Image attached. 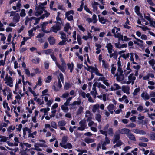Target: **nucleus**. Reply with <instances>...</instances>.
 I'll return each instance as SVG.
<instances>
[{"instance_id": "nucleus-1", "label": "nucleus", "mask_w": 155, "mask_h": 155, "mask_svg": "<svg viewBox=\"0 0 155 155\" xmlns=\"http://www.w3.org/2000/svg\"><path fill=\"white\" fill-rule=\"evenodd\" d=\"M74 14V12L73 10H70L66 12L65 13V18L69 21H71L73 20V16L72 15H70L71 14L73 15Z\"/></svg>"}, {"instance_id": "nucleus-2", "label": "nucleus", "mask_w": 155, "mask_h": 155, "mask_svg": "<svg viewBox=\"0 0 155 155\" xmlns=\"http://www.w3.org/2000/svg\"><path fill=\"white\" fill-rule=\"evenodd\" d=\"M55 23H56V24L52 27L51 28L53 32L56 33L61 29V26L60 22H55Z\"/></svg>"}, {"instance_id": "nucleus-3", "label": "nucleus", "mask_w": 155, "mask_h": 155, "mask_svg": "<svg viewBox=\"0 0 155 155\" xmlns=\"http://www.w3.org/2000/svg\"><path fill=\"white\" fill-rule=\"evenodd\" d=\"M147 15H145V14H144V17L145 19H146L149 22L150 24L151 25V26L153 27H155V21H154L152 19V18H151L150 17V14L147 13Z\"/></svg>"}, {"instance_id": "nucleus-4", "label": "nucleus", "mask_w": 155, "mask_h": 155, "mask_svg": "<svg viewBox=\"0 0 155 155\" xmlns=\"http://www.w3.org/2000/svg\"><path fill=\"white\" fill-rule=\"evenodd\" d=\"M101 134L104 135L105 136V141L107 143L110 144V141L109 138L107 137V131H103L102 130H99Z\"/></svg>"}, {"instance_id": "nucleus-5", "label": "nucleus", "mask_w": 155, "mask_h": 155, "mask_svg": "<svg viewBox=\"0 0 155 155\" xmlns=\"http://www.w3.org/2000/svg\"><path fill=\"white\" fill-rule=\"evenodd\" d=\"M98 81H102L105 85L107 87L110 86V84L108 82V80L106 79L103 76L100 77Z\"/></svg>"}, {"instance_id": "nucleus-6", "label": "nucleus", "mask_w": 155, "mask_h": 155, "mask_svg": "<svg viewBox=\"0 0 155 155\" xmlns=\"http://www.w3.org/2000/svg\"><path fill=\"white\" fill-rule=\"evenodd\" d=\"M120 134H119L116 133L114 136V140L113 141V143L114 144L117 142H121V140H120Z\"/></svg>"}, {"instance_id": "nucleus-7", "label": "nucleus", "mask_w": 155, "mask_h": 155, "mask_svg": "<svg viewBox=\"0 0 155 155\" xmlns=\"http://www.w3.org/2000/svg\"><path fill=\"white\" fill-rule=\"evenodd\" d=\"M132 131L135 133L139 134L144 135L146 134V132L143 130L138 129H133Z\"/></svg>"}, {"instance_id": "nucleus-8", "label": "nucleus", "mask_w": 155, "mask_h": 155, "mask_svg": "<svg viewBox=\"0 0 155 155\" xmlns=\"http://www.w3.org/2000/svg\"><path fill=\"white\" fill-rule=\"evenodd\" d=\"M105 47L107 48L108 52L109 54H111L112 53V51H114V50L113 49V45L110 43L107 44V45L105 46Z\"/></svg>"}, {"instance_id": "nucleus-9", "label": "nucleus", "mask_w": 155, "mask_h": 155, "mask_svg": "<svg viewBox=\"0 0 155 155\" xmlns=\"http://www.w3.org/2000/svg\"><path fill=\"white\" fill-rule=\"evenodd\" d=\"M20 19V17L19 14L18 13H17L13 17L12 19V21L13 23L16 24L19 21Z\"/></svg>"}, {"instance_id": "nucleus-10", "label": "nucleus", "mask_w": 155, "mask_h": 155, "mask_svg": "<svg viewBox=\"0 0 155 155\" xmlns=\"http://www.w3.org/2000/svg\"><path fill=\"white\" fill-rule=\"evenodd\" d=\"M48 40L51 45H54L56 42L55 39L53 36H50L48 38Z\"/></svg>"}, {"instance_id": "nucleus-11", "label": "nucleus", "mask_w": 155, "mask_h": 155, "mask_svg": "<svg viewBox=\"0 0 155 155\" xmlns=\"http://www.w3.org/2000/svg\"><path fill=\"white\" fill-rule=\"evenodd\" d=\"M115 45L116 47L118 48H126L127 47V44H123L121 45L119 41H118L117 43H115Z\"/></svg>"}, {"instance_id": "nucleus-12", "label": "nucleus", "mask_w": 155, "mask_h": 155, "mask_svg": "<svg viewBox=\"0 0 155 155\" xmlns=\"http://www.w3.org/2000/svg\"><path fill=\"white\" fill-rule=\"evenodd\" d=\"M34 147H35V150L37 151H42V149L40 148L39 147H45V146L44 144L35 143L34 145Z\"/></svg>"}, {"instance_id": "nucleus-13", "label": "nucleus", "mask_w": 155, "mask_h": 155, "mask_svg": "<svg viewBox=\"0 0 155 155\" xmlns=\"http://www.w3.org/2000/svg\"><path fill=\"white\" fill-rule=\"evenodd\" d=\"M130 132V130L127 128H123L119 130V132L120 133L122 134H126L127 135V134H128L129 132Z\"/></svg>"}, {"instance_id": "nucleus-14", "label": "nucleus", "mask_w": 155, "mask_h": 155, "mask_svg": "<svg viewBox=\"0 0 155 155\" xmlns=\"http://www.w3.org/2000/svg\"><path fill=\"white\" fill-rule=\"evenodd\" d=\"M99 21L102 24H105L106 22L108 21L107 19L104 18V17H101L100 15H98Z\"/></svg>"}, {"instance_id": "nucleus-15", "label": "nucleus", "mask_w": 155, "mask_h": 155, "mask_svg": "<svg viewBox=\"0 0 155 155\" xmlns=\"http://www.w3.org/2000/svg\"><path fill=\"white\" fill-rule=\"evenodd\" d=\"M96 68V67H94L90 66H89L87 68L85 66L84 67V69L87 70V71L90 72L91 73H93L94 72Z\"/></svg>"}, {"instance_id": "nucleus-16", "label": "nucleus", "mask_w": 155, "mask_h": 155, "mask_svg": "<svg viewBox=\"0 0 155 155\" xmlns=\"http://www.w3.org/2000/svg\"><path fill=\"white\" fill-rule=\"evenodd\" d=\"M60 146L64 149H67V148L70 149L72 148V146L70 143H68L66 145H64L63 146L62 145V143H60Z\"/></svg>"}, {"instance_id": "nucleus-17", "label": "nucleus", "mask_w": 155, "mask_h": 155, "mask_svg": "<svg viewBox=\"0 0 155 155\" xmlns=\"http://www.w3.org/2000/svg\"><path fill=\"white\" fill-rule=\"evenodd\" d=\"M68 69L70 70V72L72 73L74 69V63L72 62L71 64L70 63H68L67 64Z\"/></svg>"}, {"instance_id": "nucleus-18", "label": "nucleus", "mask_w": 155, "mask_h": 155, "mask_svg": "<svg viewBox=\"0 0 155 155\" xmlns=\"http://www.w3.org/2000/svg\"><path fill=\"white\" fill-rule=\"evenodd\" d=\"M127 136L131 140L133 141H136V138L135 136L131 133L129 132L127 134Z\"/></svg>"}, {"instance_id": "nucleus-19", "label": "nucleus", "mask_w": 155, "mask_h": 155, "mask_svg": "<svg viewBox=\"0 0 155 155\" xmlns=\"http://www.w3.org/2000/svg\"><path fill=\"white\" fill-rule=\"evenodd\" d=\"M114 37L118 38V41L120 40L123 41V36L120 33H118L116 34H115Z\"/></svg>"}, {"instance_id": "nucleus-20", "label": "nucleus", "mask_w": 155, "mask_h": 155, "mask_svg": "<svg viewBox=\"0 0 155 155\" xmlns=\"http://www.w3.org/2000/svg\"><path fill=\"white\" fill-rule=\"evenodd\" d=\"M99 5L97 2L95 1L94 2L92 5V7L93 8V11L94 12H95V11H97V10L98 8L97 6Z\"/></svg>"}, {"instance_id": "nucleus-21", "label": "nucleus", "mask_w": 155, "mask_h": 155, "mask_svg": "<svg viewBox=\"0 0 155 155\" xmlns=\"http://www.w3.org/2000/svg\"><path fill=\"white\" fill-rule=\"evenodd\" d=\"M114 86L116 87L115 88H114L113 86H111L110 87L111 91H115L117 90H118L121 89V87L117 83H114L113 84Z\"/></svg>"}, {"instance_id": "nucleus-22", "label": "nucleus", "mask_w": 155, "mask_h": 155, "mask_svg": "<svg viewBox=\"0 0 155 155\" xmlns=\"http://www.w3.org/2000/svg\"><path fill=\"white\" fill-rule=\"evenodd\" d=\"M129 88L128 86L125 87L123 86L122 87V90L124 93H127V94H129L130 93L129 92Z\"/></svg>"}, {"instance_id": "nucleus-23", "label": "nucleus", "mask_w": 155, "mask_h": 155, "mask_svg": "<svg viewBox=\"0 0 155 155\" xmlns=\"http://www.w3.org/2000/svg\"><path fill=\"white\" fill-rule=\"evenodd\" d=\"M124 75L122 74H120L119 75L117 76L116 78L117 81L120 82L124 80Z\"/></svg>"}, {"instance_id": "nucleus-24", "label": "nucleus", "mask_w": 155, "mask_h": 155, "mask_svg": "<svg viewBox=\"0 0 155 155\" xmlns=\"http://www.w3.org/2000/svg\"><path fill=\"white\" fill-rule=\"evenodd\" d=\"M56 65L62 72L64 73L65 72L66 68L64 67L61 66L58 62L56 63Z\"/></svg>"}, {"instance_id": "nucleus-25", "label": "nucleus", "mask_w": 155, "mask_h": 155, "mask_svg": "<svg viewBox=\"0 0 155 155\" xmlns=\"http://www.w3.org/2000/svg\"><path fill=\"white\" fill-rule=\"evenodd\" d=\"M97 87L99 88H101L103 89H105L106 92H107L108 91V89H106V86L103 84H101L100 82H98V85L97 86Z\"/></svg>"}, {"instance_id": "nucleus-26", "label": "nucleus", "mask_w": 155, "mask_h": 155, "mask_svg": "<svg viewBox=\"0 0 155 155\" xmlns=\"http://www.w3.org/2000/svg\"><path fill=\"white\" fill-rule=\"evenodd\" d=\"M66 122L65 120L60 121L58 122V125L59 127L64 126L66 125Z\"/></svg>"}, {"instance_id": "nucleus-27", "label": "nucleus", "mask_w": 155, "mask_h": 155, "mask_svg": "<svg viewBox=\"0 0 155 155\" xmlns=\"http://www.w3.org/2000/svg\"><path fill=\"white\" fill-rule=\"evenodd\" d=\"M68 141V137L66 136H64L62 139V143H62V145H64Z\"/></svg>"}, {"instance_id": "nucleus-28", "label": "nucleus", "mask_w": 155, "mask_h": 155, "mask_svg": "<svg viewBox=\"0 0 155 155\" xmlns=\"http://www.w3.org/2000/svg\"><path fill=\"white\" fill-rule=\"evenodd\" d=\"M5 79L6 81L5 83V84L8 82H11V81H13L12 78L10 76H8V74H7V75L5 77Z\"/></svg>"}, {"instance_id": "nucleus-29", "label": "nucleus", "mask_w": 155, "mask_h": 155, "mask_svg": "<svg viewBox=\"0 0 155 155\" xmlns=\"http://www.w3.org/2000/svg\"><path fill=\"white\" fill-rule=\"evenodd\" d=\"M86 124V120H81L79 122V124L81 127H86L87 125Z\"/></svg>"}, {"instance_id": "nucleus-30", "label": "nucleus", "mask_w": 155, "mask_h": 155, "mask_svg": "<svg viewBox=\"0 0 155 155\" xmlns=\"http://www.w3.org/2000/svg\"><path fill=\"white\" fill-rule=\"evenodd\" d=\"M107 132V134H108L110 136H113L114 133V130L113 128H110L108 130V131Z\"/></svg>"}, {"instance_id": "nucleus-31", "label": "nucleus", "mask_w": 155, "mask_h": 155, "mask_svg": "<svg viewBox=\"0 0 155 155\" xmlns=\"http://www.w3.org/2000/svg\"><path fill=\"white\" fill-rule=\"evenodd\" d=\"M48 24V22H44L41 25V30L42 31H45L46 25Z\"/></svg>"}, {"instance_id": "nucleus-32", "label": "nucleus", "mask_w": 155, "mask_h": 155, "mask_svg": "<svg viewBox=\"0 0 155 155\" xmlns=\"http://www.w3.org/2000/svg\"><path fill=\"white\" fill-rule=\"evenodd\" d=\"M61 108L63 112H67L69 110L68 107L67 106H65L64 105L61 106Z\"/></svg>"}, {"instance_id": "nucleus-33", "label": "nucleus", "mask_w": 155, "mask_h": 155, "mask_svg": "<svg viewBox=\"0 0 155 155\" xmlns=\"http://www.w3.org/2000/svg\"><path fill=\"white\" fill-rule=\"evenodd\" d=\"M134 74L133 73L131 74L130 75L128 76V79L130 81H134L136 79V77L134 76Z\"/></svg>"}, {"instance_id": "nucleus-34", "label": "nucleus", "mask_w": 155, "mask_h": 155, "mask_svg": "<svg viewBox=\"0 0 155 155\" xmlns=\"http://www.w3.org/2000/svg\"><path fill=\"white\" fill-rule=\"evenodd\" d=\"M102 66L104 67V68L105 69H107L108 68L109 64L108 63H105L104 60L102 61Z\"/></svg>"}, {"instance_id": "nucleus-35", "label": "nucleus", "mask_w": 155, "mask_h": 155, "mask_svg": "<svg viewBox=\"0 0 155 155\" xmlns=\"http://www.w3.org/2000/svg\"><path fill=\"white\" fill-rule=\"evenodd\" d=\"M143 27L139 26H137V27H139L141 28L144 31H146L147 30H150V29L147 26L144 25H143Z\"/></svg>"}, {"instance_id": "nucleus-36", "label": "nucleus", "mask_w": 155, "mask_h": 155, "mask_svg": "<svg viewBox=\"0 0 155 155\" xmlns=\"http://www.w3.org/2000/svg\"><path fill=\"white\" fill-rule=\"evenodd\" d=\"M96 75L98 76L103 77V75L102 74H101L99 73V70H98L97 68L96 67L95 70L94 72Z\"/></svg>"}, {"instance_id": "nucleus-37", "label": "nucleus", "mask_w": 155, "mask_h": 155, "mask_svg": "<svg viewBox=\"0 0 155 155\" xmlns=\"http://www.w3.org/2000/svg\"><path fill=\"white\" fill-rule=\"evenodd\" d=\"M70 27V23H67L66 24L64 28V30L65 31L68 32Z\"/></svg>"}, {"instance_id": "nucleus-38", "label": "nucleus", "mask_w": 155, "mask_h": 155, "mask_svg": "<svg viewBox=\"0 0 155 155\" xmlns=\"http://www.w3.org/2000/svg\"><path fill=\"white\" fill-rule=\"evenodd\" d=\"M48 89H45L42 92V95H41V96H43L45 95L50 96L49 94L46 93L48 92Z\"/></svg>"}, {"instance_id": "nucleus-39", "label": "nucleus", "mask_w": 155, "mask_h": 155, "mask_svg": "<svg viewBox=\"0 0 155 155\" xmlns=\"http://www.w3.org/2000/svg\"><path fill=\"white\" fill-rule=\"evenodd\" d=\"M77 41L78 44L80 45L82 44V42L81 39V36L78 34L77 35Z\"/></svg>"}, {"instance_id": "nucleus-40", "label": "nucleus", "mask_w": 155, "mask_h": 155, "mask_svg": "<svg viewBox=\"0 0 155 155\" xmlns=\"http://www.w3.org/2000/svg\"><path fill=\"white\" fill-rule=\"evenodd\" d=\"M71 87L70 84L69 83L65 82L64 86V89L66 90H68Z\"/></svg>"}, {"instance_id": "nucleus-41", "label": "nucleus", "mask_w": 155, "mask_h": 155, "mask_svg": "<svg viewBox=\"0 0 155 155\" xmlns=\"http://www.w3.org/2000/svg\"><path fill=\"white\" fill-rule=\"evenodd\" d=\"M15 128V126L13 127L12 125H11L8 127L7 130L8 133H10L11 132V130H14Z\"/></svg>"}, {"instance_id": "nucleus-42", "label": "nucleus", "mask_w": 155, "mask_h": 155, "mask_svg": "<svg viewBox=\"0 0 155 155\" xmlns=\"http://www.w3.org/2000/svg\"><path fill=\"white\" fill-rule=\"evenodd\" d=\"M135 12L137 15L140 12V7L137 5L135 7Z\"/></svg>"}, {"instance_id": "nucleus-43", "label": "nucleus", "mask_w": 155, "mask_h": 155, "mask_svg": "<svg viewBox=\"0 0 155 155\" xmlns=\"http://www.w3.org/2000/svg\"><path fill=\"white\" fill-rule=\"evenodd\" d=\"M149 64L152 66V67L154 66L155 64V60L154 59H152L149 60L148 62Z\"/></svg>"}, {"instance_id": "nucleus-44", "label": "nucleus", "mask_w": 155, "mask_h": 155, "mask_svg": "<svg viewBox=\"0 0 155 155\" xmlns=\"http://www.w3.org/2000/svg\"><path fill=\"white\" fill-rule=\"evenodd\" d=\"M114 105L113 104H110L107 107L108 110H114Z\"/></svg>"}, {"instance_id": "nucleus-45", "label": "nucleus", "mask_w": 155, "mask_h": 155, "mask_svg": "<svg viewBox=\"0 0 155 155\" xmlns=\"http://www.w3.org/2000/svg\"><path fill=\"white\" fill-rule=\"evenodd\" d=\"M99 107V105L98 104H96L94 105L92 109V111L94 112H95L97 109Z\"/></svg>"}, {"instance_id": "nucleus-46", "label": "nucleus", "mask_w": 155, "mask_h": 155, "mask_svg": "<svg viewBox=\"0 0 155 155\" xmlns=\"http://www.w3.org/2000/svg\"><path fill=\"white\" fill-rule=\"evenodd\" d=\"M20 16L21 17H24L26 15L25 11L24 9H22L21 12L20 13Z\"/></svg>"}, {"instance_id": "nucleus-47", "label": "nucleus", "mask_w": 155, "mask_h": 155, "mask_svg": "<svg viewBox=\"0 0 155 155\" xmlns=\"http://www.w3.org/2000/svg\"><path fill=\"white\" fill-rule=\"evenodd\" d=\"M51 125L52 128L55 129L57 128V125L56 123L54 121H52L51 123Z\"/></svg>"}, {"instance_id": "nucleus-48", "label": "nucleus", "mask_w": 155, "mask_h": 155, "mask_svg": "<svg viewBox=\"0 0 155 155\" xmlns=\"http://www.w3.org/2000/svg\"><path fill=\"white\" fill-rule=\"evenodd\" d=\"M140 88H137L135 89L134 90V92L133 93V94L134 96H136L137 94V93L140 91Z\"/></svg>"}, {"instance_id": "nucleus-49", "label": "nucleus", "mask_w": 155, "mask_h": 155, "mask_svg": "<svg viewBox=\"0 0 155 155\" xmlns=\"http://www.w3.org/2000/svg\"><path fill=\"white\" fill-rule=\"evenodd\" d=\"M101 116L99 114H97L96 115V118L98 122L101 121Z\"/></svg>"}, {"instance_id": "nucleus-50", "label": "nucleus", "mask_w": 155, "mask_h": 155, "mask_svg": "<svg viewBox=\"0 0 155 155\" xmlns=\"http://www.w3.org/2000/svg\"><path fill=\"white\" fill-rule=\"evenodd\" d=\"M130 54L129 53L127 54L126 55L125 54H123L120 55V57H123L125 59H126L129 58V57Z\"/></svg>"}, {"instance_id": "nucleus-51", "label": "nucleus", "mask_w": 155, "mask_h": 155, "mask_svg": "<svg viewBox=\"0 0 155 155\" xmlns=\"http://www.w3.org/2000/svg\"><path fill=\"white\" fill-rule=\"evenodd\" d=\"M114 64H113L112 65V68L111 70V73L114 74L115 73V71L116 70V68L115 67H114Z\"/></svg>"}, {"instance_id": "nucleus-52", "label": "nucleus", "mask_w": 155, "mask_h": 155, "mask_svg": "<svg viewBox=\"0 0 155 155\" xmlns=\"http://www.w3.org/2000/svg\"><path fill=\"white\" fill-rule=\"evenodd\" d=\"M45 7H42L40 5H38V6H36L35 9L37 11H39L40 10H44V8Z\"/></svg>"}, {"instance_id": "nucleus-53", "label": "nucleus", "mask_w": 155, "mask_h": 155, "mask_svg": "<svg viewBox=\"0 0 155 155\" xmlns=\"http://www.w3.org/2000/svg\"><path fill=\"white\" fill-rule=\"evenodd\" d=\"M28 128L27 127H25L23 128V137H25V136L26 135V131H27Z\"/></svg>"}, {"instance_id": "nucleus-54", "label": "nucleus", "mask_w": 155, "mask_h": 155, "mask_svg": "<svg viewBox=\"0 0 155 155\" xmlns=\"http://www.w3.org/2000/svg\"><path fill=\"white\" fill-rule=\"evenodd\" d=\"M85 141L87 143H89L93 142V140L92 139H85Z\"/></svg>"}, {"instance_id": "nucleus-55", "label": "nucleus", "mask_w": 155, "mask_h": 155, "mask_svg": "<svg viewBox=\"0 0 155 155\" xmlns=\"http://www.w3.org/2000/svg\"><path fill=\"white\" fill-rule=\"evenodd\" d=\"M96 18H97L96 15L95 14H94L93 15V16H92V18H93V20H94V21H93V23L94 24L96 23L97 21V19Z\"/></svg>"}, {"instance_id": "nucleus-56", "label": "nucleus", "mask_w": 155, "mask_h": 155, "mask_svg": "<svg viewBox=\"0 0 155 155\" xmlns=\"http://www.w3.org/2000/svg\"><path fill=\"white\" fill-rule=\"evenodd\" d=\"M28 88L29 91L31 92L33 94V96L34 97H35L37 96V95H36L35 92L32 90V89L31 87H28Z\"/></svg>"}, {"instance_id": "nucleus-57", "label": "nucleus", "mask_w": 155, "mask_h": 155, "mask_svg": "<svg viewBox=\"0 0 155 155\" xmlns=\"http://www.w3.org/2000/svg\"><path fill=\"white\" fill-rule=\"evenodd\" d=\"M61 38L62 39H66V35L64 32H62L61 33Z\"/></svg>"}, {"instance_id": "nucleus-58", "label": "nucleus", "mask_w": 155, "mask_h": 155, "mask_svg": "<svg viewBox=\"0 0 155 155\" xmlns=\"http://www.w3.org/2000/svg\"><path fill=\"white\" fill-rule=\"evenodd\" d=\"M11 38H12L11 35V34H9L8 35V36L7 38V41L8 42H9V43H6V44L8 45L10 44V42L11 41Z\"/></svg>"}, {"instance_id": "nucleus-59", "label": "nucleus", "mask_w": 155, "mask_h": 155, "mask_svg": "<svg viewBox=\"0 0 155 155\" xmlns=\"http://www.w3.org/2000/svg\"><path fill=\"white\" fill-rule=\"evenodd\" d=\"M84 10L88 13L92 14V12L89 9V8L87 7V6L86 5H85L84 6Z\"/></svg>"}, {"instance_id": "nucleus-60", "label": "nucleus", "mask_w": 155, "mask_h": 155, "mask_svg": "<svg viewBox=\"0 0 155 155\" xmlns=\"http://www.w3.org/2000/svg\"><path fill=\"white\" fill-rule=\"evenodd\" d=\"M66 41H67L66 39H62V41L58 43V44L59 45H65V43Z\"/></svg>"}, {"instance_id": "nucleus-61", "label": "nucleus", "mask_w": 155, "mask_h": 155, "mask_svg": "<svg viewBox=\"0 0 155 155\" xmlns=\"http://www.w3.org/2000/svg\"><path fill=\"white\" fill-rule=\"evenodd\" d=\"M83 110V108L81 106H80L78 109V112H77V114H80L82 112Z\"/></svg>"}, {"instance_id": "nucleus-62", "label": "nucleus", "mask_w": 155, "mask_h": 155, "mask_svg": "<svg viewBox=\"0 0 155 155\" xmlns=\"http://www.w3.org/2000/svg\"><path fill=\"white\" fill-rule=\"evenodd\" d=\"M78 27L79 29L83 32H84L85 31V29L81 25H79Z\"/></svg>"}, {"instance_id": "nucleus-63", "label": "nucleus", "mask_w": 155, "mask_h": 155, "mask_svg": "<svg viewBox=\"0 0 155 155\" xmlns=\"http://www.w3.org/2000/svg\"><path fill=\"white\" fill-rule=\"evenodd\" d=\"M150 137L152 140H155V133L152 132L151 134Z\"/></svg>"}, {"instance_id": "nucleus-64", "label": "nucleus", "mask_w": 155, "mask_h": 155, "mask_svg": "<svg viewBox=\"0 0 155 155\" xmlns=\"http://www.w3.org/2000/svg\"><path fill=\"white\" fill-rule=\"evenodd\" d=\"M52 51V50L51 49H48L45 50L44 51V52L45 54H48L51 52Z\"/></svg>"}]
</instances>
